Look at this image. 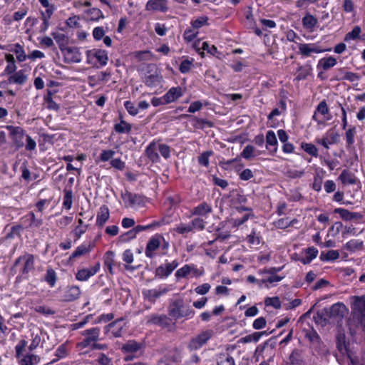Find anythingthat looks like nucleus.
<instances>
[{
  "label": "nucleus",
  "instance_id": "nucleus-30",
  "mask_svg": "<svg viewBox=\"0 0 365 365\" xmlns=\"http://www.w3.org/2000/svg\"><path fill=\"white\" fill-rule=\"evenodd\" d=\"M267 148L270 149L273 153L277 150V140L275 133L272 130H269L266 135Z\"/></svg>",
  "mask_w": 365,
  "mask_h": 365
},
{
  "label": "nucleus",
  "instance_id": "nucleus-50",
  "mask_svg": "<svg viewBox=\"0 0 365 365\" xmlns=\"http://www.w3.org/2000/svg\"><path fill=\"white\" fill-rule=\"evenodd\" d=\"M73 192L71 190H64L63 205L66 210H70L72 205Z\"/></svg>",
  "mask_w": 365,
  "mask_h": 365
},
{
  "label": "nucleus",
  "instance_id": "nucleus-54",
  "mask_svg": "<svg viewBox=\"0 0 365 365\" xmlns=\"http://www.w3.org/2000/svg\"><path fill=\"white\" fill-rule=\"evenodd\" d=\"M34 311L36 312H38L39 314H41L43 315L48 316V315H53L55 314V311L51 309L48 307L39 305L36 306L34 308Z\"/></svg>",
  "mask_w": 365,
  "mask_h": 365
},
{
  "label": "nucleus",
  "instance_id": "nucleus-60",
  "mask_svg": "<svg viewBox=\"0 0 365 365\" xmlns=\"http://www.w3.org/2000/svg\"><path fill=\"white\" fill-rule=\"evenodd\" d=\"M136 234L133 229L130 230L129 231L122 234L119 237V240L122 242H126L130 240L135 238Z\"/></svg>",
  "mask_w": 365,
  "mask_h": 365
},
{
  "label": "nucleus",
  "instance_id": "nucleus-41",
  "mask_svg": "<svg viewBox=\"0 0 365 365\" xmlns=\"http://www.w3.org/2000/svg\"><path fill=\"white\" fill-rule=\"evenodd\" d=\"M173 272L171 267L168 265V263L165 264V266H159L155 270L156 276L163 278L168 277Z\"/></svg>",
  "mask_w": 365,
  "mask_h": 365
},
{
  "label": "nucleus",
  "instance_id": "nucleus-22",
  "mask_svg": "<svg viewBox=\"0 0 365 365\" xmlns=\"http://www.w3.org/2000/svg\"><path fill=\"white\" fill-rule=\"evenodd\" d=\"M182 90L181 87H173L165 95L164 100L168 103L175 102L182 96Z\"/></svg>",
  "mask_w": 365,
  "mask_h": 365
},
{
  "label": "nucleus",
  "instance_id": "nucleus-7",
  "mask_svg": "<svg viewBox=\"0 0 365 365\" xmlns=\"http://www.w3.org/2000/svg\"><path fill=\"white\" fill-rule=\"evenodd\" d=\"M327 311L329 319L337 322L341 321L344 317L348 314V309L341 302H337L331 305L329 308H325Z\"/></svg>",
  "mask_w": 365,
  "mask_h": 365
},
{
  "label": "nucleus",
  "instance_id": "nucleus-63",
  "mask_svg": "<svg viewBox=\"0 0 365 365\" xmlns=\"http://www.w3.org/2000/svg\"><path fill=\"white\" fill-rule=\"evenodd\" d=\"M304 170H295V169H289L286 173L287 177L290 178H299L302 177L304 175Z\"/></svg>",
  "mask_w": 365,
  "mask_h": 365
},
{
  "label": "nucleus",
  "instance_id": "nucleus-35",
  "mask_svg": "<svg viewBox=\"0 0 365 365\" xmlns=\"http://www.w3.org/2000/svg\"><path fill=\"white\" fill-rule=\"evenodd\" d=\"M327 311L325 308L319 310L317 314L314 316L315 322L322 326H324L330 320L329 315H327Z\"/></svg>",
  "mask_w": 365,
  "mask_h": 365
},
{
  "label": "nucleus",
  "instance_id": "nucleus-53",
  "mask_svg": "<svg viewBox=\"0 0 365 365\" xmlns=\"http://www.w3.org/2000/svg\"><path fill=\"white\" fill-rule=\"evenodd\" d=\"M213 155V152L212 150H207L203 152L198 157V163L200 165H203L205 167H208L209 165V158L210 156Z\"/></svg>",
  "mask_w": 365,
  "mask_h": 365
},
{
  "label": "nucleus",
  "instance_id": "nucleus-26",
  "mask_svg": "<svg viewBox=\"0 0 365 365\" xmlns=\"http://www.w3.org/2000/svg\"><path fill=\"white\" fill-rule=\"evenodd\" d=\"M94 244L91 242H88L83 244L80 246H78L76 250L73 252V254L71 255L70 259L79 257L81 256H83L84 255H86L89 253L91 250L93 248Z\"/></svg>",
  "mask_w": 365,
  "mask_h": 365
},
{
  "label": "nucleus",
  "instance_id": "nucleus-8",
  "mask_svg": "<svg viewBox=\"0 0 365 365\" xmlns=\"http://www.w3.org/2000/svg\"><path fill=\"white\" fill-rule=\"evenodd\" d=\"M6 128L9 131V137L16 148L19 149L22 148L24 145V132L23 128L13 125H7Z\"/></svg>",
  "mask_w": 365,
  "mask_h": 365
},
{
  "label": "nucleus",
  "instance_id": "nucleus-39",
  "mask_svg": "<svg viewBox=\"0 0 365 365\" xmlns=\"http://www.w3.org/2000/svg\"><path fill=\"white\" fill-rule=\"evenodd\" d=\"M312 70L311 65L299 66L296 73V79L297 81L305 79L311 73Z\"/></svg>",
  "mask_w": 365,
  "mask_h": 365
},
{
  "label": "nucleus",
  "instance_id": "nucleus-20",
  "mask_svg": "<svg viewBox=\"0 0 365 365\" xmlns=\"http://www.w3.org/2000/svg\"><path fill=\"white\" fill-rule=\"evenodd\" d=\"M167 4V0H149L146 4V9L165 12L168 9Z\"/></svg>",
  "mask_w": 365,
  "mask_h": 365
},
{
  "label": "nucleus",
  "instance_id": "nucleus-37",
  "mask_svg": "<svg viewBox=\"0 0 365 365\" xmlns=\"http://www.w3.org/2000/svg\"><path fill=\"white\" fill-rule=\"evenodd\" d=\"M39 361V357L34 354L21 355L19 359L20 365H36Z\"/></svg>",
  "mask_w": 365,
  "mask_h": 365
},
{
  "label": "nucleus",
  "instance_id": "nucleus-47",
  "mask_svg": "<svg viewBox=\"0 0 365 365\" xmlns=\"http://www.w3.org/2000/svg\"><path fill=\"white\" fill-rule=\"evenodd\" d=\"M131 130V125L121 120L120 123L115 125V130L118 133H128Z\"/></svg>",
  "mask_w": 365,
  "mask_h": 365
},
{
  "label": "nucleus",
  "instance_id": "nucleus-12",
  "mask_svg": "<svg viewBox=\"0 0 365 365\" xmlns=\"http://www.w3.org/2000/svg\"><path fill=\"white\" fill-rule=\"evenodd\" d=\"M162 240H163V237L160 235H155L148 240L145 250L147 257L152 259L155 257V252L160 247Z\"/></svg>",
  "mask_w": 365,
  "mask_h": 365
},
{
  "label": "nucleus",
  "instance_id": "nucleus-19",
  "mask_svg": "<svg viewBox=\"0 0 365 365\" xmlns=\"http://www.w3.org/2000/svg\"><path fill=\"white\" fill-rule=\"evenodd\" d=\"M334 212L339 215V216L346 221L356 220L359 221L362 220L363 215L359 212H351L344 208H336Z\"/></svg>",
  "mask_w": 365,
  "mask_h": 365
},
{
  "label": "nucleus",
  "instance_id": "nucleus-18",
  "mask_svg": "<svg viewBox=\"0 0 365 365\" xmlns=\"http://www.w3.org/2000/svg\"><path fill=\"white\" fill-rule=\"evenodd\" d=\"M144 348L142 343L137 342L135 340H128L123 344L121 350L125 354H136L141 351Z\"/></svg>",
  "mask_w": 365,
  "mask_h": 365
},
{
  "label": "nucleus",
  "instance_id": "nucleus-45",
  "mask_svg": "<svg viewBox=\"0 0 365 365\" xmlns=\"http://www.w3.org/2000/svg\"><path fill=\"white\" fill-rule=\"evenodd\" d=\"M363 247V242L359 240H351L345 245V248L351 252H355Z\"/></svg>",
  "mask_w": 365,
  "mask_h": 365
},
{
  "label": "nucleus",
  "instance_id": "nucleus-2",
  "mask_svg": "<svg viewBox=\"0 0 365 365\" xmlns=\"http://www.w3.org/2000/svg\"><path fill=\"white\" fill-rule=\"evenodd\" d=\"M195 311L189 306H185L182 299L179 298L174 300L168 307V314L175 320L181 318L190 319L193 317Z\"/></svg>",
  "mask_w": 365,
  "mask_h": 365
},
{
  "label": "nucleus",
  "instance_id": "nucleus-13",
  "mask_svg": "<svg viewBox=\"0 0 365 365\" xmlns=\"http://www.w3.org/2000/svg\"><path fill=\"white\" fill-rule=\"evenodd\" d=\"M340 135L334 130H329L325 135L320 139H317L316 142L322 145L324 148L329 149V145L337 143L339 141Z\"/></svg>",
  "mask_w": 365,
  "mask_h": 365
},
{
  "label": "nucleus",
  "instance_id": "nucleus-4",
  "mask_svg": "<svg viewBox=\"0 0 365 365\" xmlns=\"http://www.w3.org/2000/svg\"><path fill=\"white\" fill-rule=\"evenodd\" d=\"M101 329L98 327H93L84 330L81 332L83 339L77 344V347L82 350L83 349H90L91 347L99 340Z\"/></svg>",
  "mask_w": 365,
  "mask_h": 365
},
{
  "label": "nucleus",
  "instance_id": "nucleus-29",
  "mask_svg": "<svg viewBox=\"0 0 365 365\" xmlns=\"http://www.w3.org/2000/svg\"><path fill=\"white\" fill-rule=\"evenodd\" d=\"M157 150H158V144L155 142L150 143L145 150L146 155L153 163L159 161L160 159Z\"/></svg>",
  "mask_w": 365,
  "mask_h": 365
},
{
  "label": "nucleus",
  "instance_id": "nucleus-11",
  "mask_svg": "<svg viewBox=\"0 0 365 365\" xmlns=\"http://www.w3.org/2000/svg\"><path fill=\"white\" fill-rule=\"evenodd\" d=\"M125 322L123 318L116 319L105 327V332L108 334H110L113 337H120L123 335Z\"/></svg>",
  "mask_w": 365,
  "mask_h": 365
},
{
  "label": "nucleus",
  "instance_id": "nucleus-25",
  "mask_svg": "<svg viewBox=\"0 0 365 365\" xmlns=\"http://www.w3.org/2000/svg\"><path fill=\"white\" fill-rule=\"evenodd\" d=\"M87 55L95 57L101 66L106 65L108 59L107 52L101 49L89 50L87 51Z\"/></svg>",
  "mask_w": 365,
  "mask_h": 365
},
{
  "label": "nucleus",
  "instance_id": "nucleus-1",
  "mask_svg": "<svg viewBox=\"0 0 365 365\" xmlns=\"http://www.w3.org/2000/svg\"><path fill=\"white\" fill-rule=\"evenodd\" d=\"M352 319L348 320L349 329L356 327L359 325L365 327V299L363 297H355L352 307Z\"/></svg>",
  "mask_w": 365,
  "mask_h": 365
},
{
  "label": "nucleus",
  "instance_id": "nucleus-34",
  "mask_svg": "<svg viewBox=\"0 0 365 365\" xmlns=\"http://www.w3.org/2000/svg\"><path fill=\"white\" fill-rule=\"evenodd\" d=\"M339 179L344 185H354L356 182L354 175L349 172L347 170H344L341 172L339 176Z\"/></svg>",
  "mask_w": 365,
  "mask_h": 365
},
{
  "label": "nucleus",
  "instance_id": "nucleus-32",
  "mask_svg": "<svg viewBox=\"0 0 365 365\" xmlns=\"http://www.w3.org/2000/svg\"><path fill=\"white\" fill-rule=\"evenodd\" d=\"M318 20L313 15L307 13L302 18V25L304 29L312 31L317 26Z\"/></svg>",
  "mask_w": 365,
  "mask_h": 365
},
{
  "label": "nucleus",
  "instance_id": "nucleus-9",
  "mask_svg": "<svg viewBox=\"0 0 365 365\" xmlns=\"http://www.w3.org/2000/svg\"><path fill=\"white\" fill-rule=\"evenodd\" d=\"M21 262H24V264L21 273L24 277H26L28 273L34 269V257L28 253L20 256L16 259L14 267L17 266Z\"/></svg>",
  "mask_w": 365,
  "mask_h": 365
},
{
  "label": "nucleus",
  "instance_id": "nucleus-23",
  "mask_svg": "<svg viewBox=\"0 0 365 365\" xmlns=\"http://www.w3.org/2000/svg\"><path fill=\"white\" fill-rule=\"evenodd\" d=\"M336 79L337 81L346 80L350 82H358L360 79V76L355 73L345 71L344 68H340L338 71V75Z\"/></svg>",
  "mask_w": 365,
  "mask_h": 365
},
{
  "label": "nucleus",
  "instance_id": "nucleus-5",
  "mask_svg": "<svg viewBox=\"0 0 365 365\" xmlns=\"http://www.w3.org/2000/svg\"><path fill=\"white\" fill-rule=\"evenodd\" d=\"M213 334L214 331L212 329L202 331L190 340L187 344L188 349L190 351L200 349L212 338Z\"/></svg>",
  "mask_w": 365,
  "mask_h": 365
},
{
  "label": "nucleus",
  "instance_id": "nucleus-48",
  "mask_svg": "<svg viewBox=\"0 0 365 365\" xmlns=\"http://www.w3.org/2000/svg\"><path fill=\"white\" fill-rule=\"evenodd\" d=\"M190 225L191 227L192 232L194 230H202L205 227V222L203 219L200 217L194 218L190 222Z\"/></svg>",
  "mask_w": 365,
  "mask_h": 365
},
{
  "label": "nucleus",
  "instance_id": "nucleus-49",
  "mask_svg": "<svg viewBox=\"0 0 365 365\" xmlns=\"http://www.w3.org/2000/svg\"><path fill=\"white\" fill-rule=\"evenodd\" d=\"M301 148L310 155L314 157L318 156V150L314 145L312 143H302L301 144Z\"/></svg>",
  "mask_w": 365,
  "mask_h": 365
},
{
  "label": "nucleus",
  "instance_id": "nucleus-56",
  "mask_svg": "<svg viewBox=\"0 0 365 365\" xmlns=\"http://www.w3.org/2000/svg\"><path fill=\"white\" fill-rule=\"evenodd\" d=\"M264 304L266 306H271L275 309H279L281 307V302L278 297L266 298Z\"/></svg>",
  "mask_w": 365,
  "mask_h": 365
},
{
  "label": "nucleus",
  "instance_id": "nucleus-16",
  "mask_svg": "<svg viewBox=\"0 0 365 365\" xmlns=\"http://www.w3.org/2000/svg\"><path fill=\"white\" fill-rule=\"evenodd\" d=\"M148 324L159 325L162 327L167 328L171 324V320L165 314H152L148 317Z\"/></svg>",
  "mask_w": 365,
  "mask_h": 365
},
{
  "label": "nucleus",
  "instance_id": "nucleus-3",
  "mask_svg": "<svg viewBox=\"0 0 365 365\" xmlns=\"http://www.w3.org/2000/svg\"><path fill=\"white\" fill-rule=\"evenodd\" d=\"M282 270V267H269L259 269L258 274L262 276L259 279L258 286L262 287L263 285L266 288H269L271 286H274L277 283L279 282L284 278V276L277 275V272Z\"/></svg>",
  "mask_w": 365,
  "mask_h": 365
},
{
  "label": "nucleus",
  "instance_id": "nucleus-46",
  "mask_svg": "<svg viewBox=\"0 0 365 365\" xmlns=\"http://www.w3.org/2000/svg\"><path fill=\"white\" fill-rule=\"evenodd\" d=\"M192 269V265L185 264L182 267L178 269L175 272L177 279L186 277Z\"/></svg>",
  "mask_w": 365,
  "mask_h": 365
},
{
  "label": "nucleus",
  "instance_id": "nucleus-21",
  "mask_svg": "<svg viewBox=\"0 0 365 365\" xmlns=\"http://www.w3.org/2000/svg\"><path fill=\"white\" fill-rule=\"evenodd\" d=\"M163 81V77L157 71L153 73L145 75L143 83L150 88H156Z\"/></svg>",
  "mask_w": 365,
  "mask_h": 365
},
{
  "label": "nucleus",
  "instance_id": "nucleus-15",
  "mask_svg": "<svg viewBox=\"0 0 365 365\" xmlns=\"http://www.w3.org/2000/svg\"><path fill=\"white\" fill-rule=\"evenodd\" d=\"M121 197L126 207H134L143 203V198L141 195L127 190L122 193Z\"/></svg>",
  "mask_w": 365,
  "mask_h": 365
},
{
  "label": "nucleus",
  "instance_id": "nucleus-44",
  "mask_svg": "<svg viewBox=\"0 0 365 365\" xmlns=\"http://www.w3.org/2000/svg\"><path fill=\"white\" fill-rule=\"evenodd\" d=\"M14 46L12 51L15 53L17 60L19 62L24 61L28 56L26 55L24 48L19 43H16Z\"/></svg>",
  "mask_w": 365,
  "mask_h": 365
},
{
  "label": "nucleus",
  "instance_id": "nucleus-17",
  "mask_svg": "<svg viewBox=\"0 0 365 365\" xmlns=\"http://www.w3.org/2000/svg\"><path fill=\"white\" fill-rule=\"evenodd\" d=\"M100 269V263H96L89 269H82L76 274V278L79 281H87L91 277L95 275Z\"/></svg>",
  "mask_w": 365,
  "mask_h": 365
},
{
  "label": "nucleus",
  "instance_id": "nucleus-14",
  "mask_svg": "<svg viewBox=\"0 0 365 365\" xmlns=\"http://www.w3.org/2000/svg\"><path fill=\"white\" fill-rule=\"evenodd\" d=\"M61 51L68 63H79L81 61V53L77 47L67 46Z\"/></svg>",
  "mask_w": 365,
  "mask_h": 365
},
{
  "label": "nucleus",
  "instance_id": "nucleus-38",
  "mask_svg": "<svg viewBox=\"0 0 365 365\" xmlns=\"http://www.w3.org/2000/svg\"><path fill=\"white\" fill-rule=\"evenodd\" d=\"M299 50L300 53L304 56H309L312 53H318L321 51L314 45L307 43L300 44Z\"/></svg>",
  "mask_w": 365,
  "mask_h": 365
},
{
  "label": "nucleus",
  "instance_id": "nucleus-62",
  "mask_svg": "<svg viewBox=\"0 0 365 365\" xmlns=\"http://www.w3.org/2000/svg\"><path fill=\"white\" fill-rule=\"evenodd\" d=\"M31 337V343L29 346L30 351H33L34 349H35L41 342V336L38 333L32 332Z\"/></svg>",
  "mask_w": 365,
  "mask_h": 365
},
{
  "label": "nucleus",
  "instance_id": "nucleus-55",
  "mask_svg": "<svg viewBox=\"0 0 365 365\" xmlns=\"http://www.w3.org/2000/svg\"><path fill=\"white\" fill-rule=\"evenodd\" d=\"M355 128H349L346 132V148H350L354 143Z\"/></svg>",
  "mask_w": 365,
  "mask_h": 365
},
{
  "label": "nucleus",
  "instance_id": "nucleus-58",
  "mask_svg": "<svg viewBox=\"0 0 365 365\" xmlns=\"http://www.w3.org/2000/svg\"><path fill=\"white\" fill-rule=\"evenodd\" d=\"M174 231H175L176 232H178L179 234H182V235L187 234L188 232H192L190 223H188V224L180 223V224L176 225V227L174 228Z\"/></svg>",
  "mask_w": 365,
  "mask_h": 365
},
{
  "label": "nucleus",
  "instance_id": "nucleus-52",
  "mask_svg": "<svg viewBox=\"0 0 365 365\" xmlns=\"http://www.w3.org/2000/svg\"><path fill=\"white\" fill-rule=\"evenodd\" d=\"M361 31V28L359 26H355L351 31L346 34L344 41H349L350 40H355L359 38Z\"/></svg>",
  "mask_w": 365,
  "mask_h": 365
},
{
  "label": "nucleus",
  "instance_id": "nucleus-36",
  "mask_svg": "<svg viewBox=\"0 0 365 365\" xmlns=\"http://www.w3.org/2000/svg\"><path fill=\"white\" fill-rule=\"evenodd\" d=\"M27 79V76L24 74L22 70L14 73L11 76L8 81L9 83H16L19 85L24 84Z\"/></svg>",
  "mask_w": 365,
  "mask_h": 365
},
{
  "label": "nucleus",
  "instance_id": "nucleus-33",
  "mask_svg": "<svg viewBox=\"0 0 365 365\" xmlns=\"http://www.w3.org/2000/svg\"><path fill=\"white\" fill-rule=\"evenodd\" d=\"M81 290L77 286L70 287L65 292L64 298L66 301L72 302L79 297Z\"/></svg>",
  "mask_w": 365,
  "mask_h": 365
},
{
  "label": "nucleus",
  "instance_id": "nucleus-59",
  "mask_svg": "<svg viewBox=\"0 0 365 365\" xmlns=\"http://www.w3.org/2000/svg\"><path fill=\"white\" fill-rule=\"evenodd\" d=\"M208 18L207 16H201L195 21L191 22L192 27L194 29H198L201 28L202 26L207 24Z\"/></svg>",
  "mask_w": 365,
  "mask_h": 365
},
{
  "label": "nucleus",
  "instance_id": "nucleus-61",
  "mask_svg": "<svg viewBox=\"0 0 365 365\" xmlns=\"http://www.w3.org/2000/svg\"><path fill=\"white\" fill-rule=\"evenodd\" d=\"M197 34L198 32L196 31L193 28L187 29L185 31L183 37L185 41L190 42L197 36Z\"/></svg>",
  "mask_w": 365,
  "mask_h": 365
},
{
  "label": "nucleus",
  "instance_id": "nucleus-64",
  "mask_svg": "<svg viewBox=\"0 0 365 365\" xmlns=\"http://www.w3.org/2000/svg\"><path fill=\"white\" fill-rule=\"evenodd\" d=\"M255 148L252 145H248L245 147L241 155L245 159H250L254 156Z\"/></svg>",
  "mask_w": 365,
  "mask_h": 365
},
{
  "label": "nucleus",
  "instance_id": "nucleus-27",
  "mask_svg": "<svg viewBox=\"0 0 365 365\" xmlns=\"http://www.w3.org/2000/svg\"><path fill=\"white\" fill-rule=\"evenodd\" d=\"M110 216L108 207L103 205L100 207L97 214L96 225L99 227H103L106 222L108 220Z\"/></svg>",
  "mask_w": 365,
  "mask_h": 365
},
{
  "label": "nucleus",
  "instance_id": "nucleus-43",
  "mask_svg": "<svg viewBox=\"0 0 365 365\" xmlns=\"http://www.w3.org/2000/svg\"><path fill=\"white\" fill-rule=\"evenodd\" d=\"M339 257V253L337 250H329L327 253L322 252L320 259L322 261H332Z\"/></svg>",
  "mask_w": 365,
  "mask_h": 365
},
{
  "label": "nucleus",
  "instance_id": "nucleus-10",
  "mask_svg": "<svg viewBox=\"0 0 365 365\" xmlns=\"http://www.w3.org/2000/svg\"><path fill=\"white\" fill-rule=\"evenodd\" d=\"M170 289L166 286H160L158 289H148L143 290V297L145 300L151 303L155 301L162 295L167 294Z\"/></svg>",
  "mask_w": 365,
  "mask_h": 365
},
{
  "label": "nucleus",
  "instance_id": "nucleus-51",
  "mask_svg": "<svg viewBox=\"0 0 365 365\" xmlns=\"http://www.w3.org/2000/svg\"><path fill=\"white\" fill-rule=\"evenodd\" d=\"M217 365H235V363L232 356L228 354H223L219 357Z\"/></svg>",
  "mask_w": 365,
  "mask_h": 365
},
{
  "label": "nucleus",
  "instance_id": "nucleus-24",
  "mask_svg": "<svg viewBox=\"0 0 365 365\" xmlns=\"http://www.w3.org/2000/svg\"><path fill=\"white\" fill-rule=\"evenodd\" d=\"M212 211L211 205L206 202H203L192 210L191 215L206 217L211 213Z\"/></svg>",
  "mask_w": 365,
  "mask_h": 365
},
{
  "label": "nucleus",
  "instance_id": "nucleus-31",
  "mask_svg": "<svg viewBox=\"0 0 365 365\" xmlns=\"http://www.w3.org/2000/svg\"><path fill=\"white\" fill-rule=\"evenodd\" d=\"M51 36L53 37L56 42L58 45L59 49L61 51L68 46V37L63 33L52 32Z\"/></svg>",
  "mask_w": 365,
  "mask_h": 365
},
{
  "label": "nucleus",
  "instance_id": "nucleus-40",
  "mask_svg": "<svg viewBox=\"0 0 365 365\" xmlns=\"http://www.w3.org/2000/svg\"><path fill=\"white\" fill-rule=\"evenodd\" d=\"M25 221H29V227H39L43 224L42 219H37L33 212L23 217Z\"/></svg>",
  "mask_w": 365,
  "mask_h": 365
},
{
  "label": "nucleus",
  "instance_id": "nucleus-6",
  "mask_svg": "<svg viewBox=\"0 0 365 365\" xmlns=\"http://www.w3.org/2000/svg\"><path fill=\"white\" fill-rule=\"evenodd\" d=\"M312 119L319 125H325V123L331 119V115L329 113V108L325 101H321L312 116Z\"/></svg>",
  "mask_w": 365,
  "mask_h": 365
},
{
  "label": "nucleus",
  "instance_id": "nucleus-42",
  "mask_svg": "<svg viewBox=\"0 0 365 365\" xmlns=\"http://www.w3.org/2000/svg\"><path fill=\"white\" fill-rule=\"evenodd\" d=\"M336 64V60L335 58L332 56H329L328 58H322L319 61L318 67L322 66L324 70H328L332 67H334Z\"/></svg>",
  "mask_w": 365,
  "mask_h": 365
},
{
  "label": "nucleus",
  "instance_id": "nucleus-57",
  "mask_svg": "<svg viewBox=\"0 0 365 365\" xmlns=\"http://www.w3.org/2000/svg\"><path fill=\"white\" fill-rule=\"evenodd\" d=\"M45 280L48 283V284L53 287L56 281V274L54 270L52 269H49L46 272Z\"/></svg>",
  "mask_w": 365,
  "mask_h": 365
},
{
  "label": "nucleus",
  "instance_id": "nucleus-28",
  "mask_svg": "<svg viewBox=\"0 0 365 365\" xmlns=\"http://www.w3.org/2000/svg\"><path fill=\"white\" fill-rule=\"evenodd\" d=\"M289 361L292 365H305L302 350H293L289 356Z\"/></svg>",
  "mask_w": 365,
  "mask_h": 365
}]
</instances>
